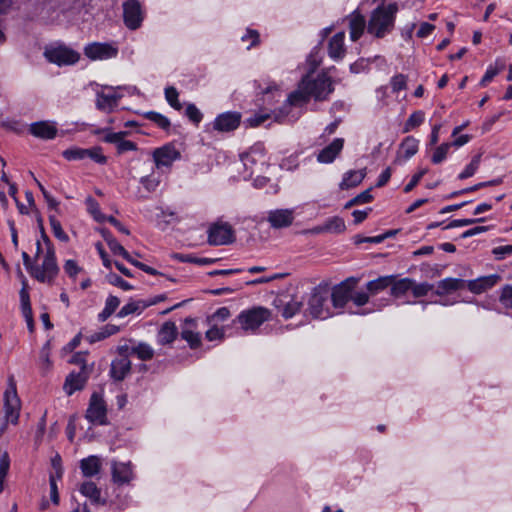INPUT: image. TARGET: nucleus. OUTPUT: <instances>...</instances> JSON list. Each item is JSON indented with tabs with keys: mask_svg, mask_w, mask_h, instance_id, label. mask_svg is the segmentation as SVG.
<instances>
[{
	"mask_svg": "<svg viewBox=\"0 0 512 512\" xmlns=\"http://www.w3.org/2000/svg\"><path fill=\"white\" fill-rule=\"evenodd\" d=\"M333 90L331 78L326 74H319L315 78L307 74L300 81L297 90L290 93L284 104L272 112V116L277 122H293L299 118L301 108L310 98L316 101L326 100Z\"/></svg>",
	"mask_w": 512,
	"mask_h": 512,
	"instance_id": "f257e3e1",
	"label": "nucleus"
},
{
	"mask_svg": "<svg viewBox=\"0 0 512 512\" xmlns=\"http://www.w3.org/2000/svg\"><path fill=\"white\" fill-rule=\"evenodd\" d=\"M397 12L398 6L396 3L378 6L371 13L367 24V32L377 38L385 37L394 28Z\"/></svg>",
	"mask_w": 512,
	"mask_h": 512,
	"instance_id": "f03ea898",
	"label": "nucleus"
},
{
	"mask_svg": "<svg viewBox=\"0 0 512 512\" xmlns=\"http://www.w3.org/2000/svg\"><path fill=\"white\" fill-rule=\"evenodd\" d=\"M272 312L265 307L255 306L243 310L234 320L246 333H254L264 323L271 320Z\"/></svg>",
	"mask_w": 512,
	"mask_h": 512,
	"instance_id": "7ed1b4c3",
	"label": "nucleus"
},
{
	"mask_svg": "<svg viewBox=\"0 0 512 512\" xmlns=\"http://www.w3.org/2000/svg\"><path fill=\"white\" fill-rule=\"evenodd\" d=\"M240 158L246 171L244 179L251 177L256 171H262L263 166L267 164L265 149L261 143L253 145Z\"/></svg>",
	"mask_w": 512,
	"mask_h": 512,
	"instance_id": "20e7f679",
	"label": "nucleus"
},
{
	"mask_svg": "<svg viewBox=\"0 0 512 512\" xmlns=\"http://www.w3.org/2000/svg\"><path fill=\"white\" fill-rule=\"evenodd\" d=\"M59 272L54 249H46L41 265H35L31 277L41 283L51 284Z\"/></svg>",
	"mask_w": 512,
	"mask_h": 512,
	"instance_id": "39448f33",
	"label": "nucleus"
},
{
	"mask_svg": "<svg viewBox=\"0 0 512 512\" xmlns=\"http://www.w3.org/2000/svg\"><path fill=\"white\" fill-rule=\"evenodd\" d=\"M21 402L17 395L13 377L9 378V385L4 393V420L17 424L20 416Z\"/></svg>",
	"mask_w": 512,
	"mask_h": 512,
	"instance_id": "423d86ee",
	"label": "nucleus"
},
{
	"mask_svg": "<svg viewBox=\"0 0 512 512\" xmlns=\"http://www.w3.org/2000/svg\"><path fill=\"white\" fill-rule=\"evenodd\" d=\"M44 56L50 63L58 66L73 65L80 59L78 52L62 44L46 47Z\"/></svg>",
	"mask_w": 512,
	"mask_h": 512,
	"instance_id": "0eeeda50",
	"label": "nucleus"
},
{
	"mask_svg": "<svg viewBox=\"0 0 512 512\" xmlns=\"http://www.w3.org/2000/svg\"><path fill=\"white\" fill-rule=\"evenodd\" d=\"M85 417L92 424L106 425L108 423L106 403L98 393L92 394Z\"/></svg>",
	"mask_w": 512,
	"mask_h": 512,
	"instance_id": "6e6552de",
	"label": "nucleus"
},
{
	"mask_svg": "<svg viewBox=\"0 0 512 512\" xmlns=\"http://www.w3.org/2000/svg\"><path fill=\"white\" fill-rule=\"evenodd\" d=\"M118 47L112 43L92 42L84 47V55L90 60H107L115 58Z\"/></svg>",
	"mask_w": 512,
	"mask_h": 512,
	"instance_id": "1a4fd4ad",
	"label": "nucleus"
},
{
	"mask_svg": "<svg viewBox=\"0 0 512 512\" xmlns=\"http://www.w3.org/2000/svg\"><path fill=\"white\" fill-rule=\"evenodd\" d=\"M356 285V279L348 278L332 289L331 301L333 307L342 309L351 300L352 291Z\"/></svg>",
	"mask_w": 512,
	"mask_h": 512,
	"instance_id": "9d476101",
	"label": "nucleus"
},
{
	"mask_svg": "<svg viewBox=\"0 0 512 512\" xmlns=\"http://www.w3.org/2000/svg\"><path fill=\"white\" fill-rule=\"evenodd\" d=\"M124 23L130 30L139 28L143 21V12L138 0H127L123 4Z\"/></svg>",
	"mask_w": 512,
	"mask_h": 512,
	"instance_id": "9b49d317",
	"label": "nucleus"
},
{
	"mask_svg": "<svg viewBox=\"0 0 512 512\" xmlns=\"http://www.w3.org/2000/svg\"><path fill=\"white\" fill-rule=\"evenodd\" d=\"M234 240V231L228 223H215L208 230L211 245H227Z\"/></svg>",
	"mask_w": 512,
	"mask_h": 512,
	"instance_id": "f8f14e48",
	"label": "nucleus"
},
{
	"mask_svg": "<svg viewBox=\"0 0 512 512\" xmlns=\"http://www.w3.org/2000/svg\"><path fill=\"white\" fill-rule=\"evenodd\" d=\"M242 115L237 111H227L219 114L213 121V129L219 132H231L241 123Z\"/></svg>",
	"mask_w": 512,
	"mask_h": 512,
	"instance_id": "ddd939ff",
	"label": "nucleus"
},
{
	"mask_svg": "<svg viewBox=\"0 0 512 512\" xmlns=\"http://www.w3.org/2000/svg\"><path fill=\"white\" fill-rule=\"evenodd\" d=\"M180 157V152L172 144H166L153 152V159L157 168L170 167Z\"/></svg>",
	"mask_w": 512,
	"mask_h": 512,
	"instance_id": "4468645a",
	"label": "nucleus"
},
{
	"mask_svg": "<svg viewBox=\"0 0 512 512\" xmlns=\"http://www.w3.org/2000/svg\"><path fill=\"white\" fill-rule=\"evenodd\" d=\"M111 472L113 482L118 485L128 484L134 478L131 462L112 461Z\"/></svg>",
	"mask_w": 512,
	"mask_h": 512,
	"instance_id": "2eb2a0df",
	"label": "nucleus"
},
{
	"mask_svg": "<svg viewBox=\"0 0 512 512\" xmlns=\"http://www.w3.org/2000/svg\"><path fill=\"white\" fill-rule=\"evenodd\" d=\"M326 302V298L321 294H312L308 301L309 314L315 319H326L330 317L332 313L325 307Z\"/></svg>",
	"mask_w": 512,
	"mask_h": 512,
	"instance_id": "dca6fc26",
	"label": "nucleus"
},
{
	"mask_svg": "<svg viewBox=\"0 0 512 512\" xmlns=\"http://www.w3.org/2000/svg\"><path fill=\"white\" fill-rule=\"evenodd\" d=\"M268 222L273 228H285L294 221V209H276L268 213Z\"/></svg>",
	"mask_w": 512,
	"mask_h": 512,
	"instance_id": "f3484780",
	"label": "nucleus"
},
{
	"mask_svg": "<svg viewBox=\"0 0 512 512\" xmlns=\"http://www.w3.org/2000/svg\"><path fill=\"white\" fill-rule=\"evenodd\" d=\"M29 132L40 139L51 140L57 135L56 123L50 121L34 122L29 127Z\"/></svg>",
	"mask_w": 512,
	"mask_h": 512,
	"instance_id": "a211bd4d",
	"label": "nucleus"
},
{
	"mask_svg": "<svg viewBox=\"0 0 512 512\" xmlns=\"http://www.w3.org/2000/svg\"><path fill=\"white\" fill-rule=\"evenodd\" d=\"M126 135H127L126 131L107 132L103 140L106 143L115 144L117 147V152L119 154L136 150L137 149L136 143L129 141V140H125L124 137Z\"/></svg>",
	"mask_w": 512,
	"mask_h": 512,
	"instance_id": "6ab92c4d",
	"label": "nucleus"
},
{
	"mask_svg": "<svg viewBox=\"0 0 512 512\" xmlns=\"http://www.w3.org/2000/svg\"><path fill=\"white\" fill-rule=\"evenodd\" d=\"M500 280L498 274H491L488 276H482L474 280L466 281L467 288L474 294H481L486 290L495 286Z\"/></svg>",
	"mask_w": 512,
	"mask_h": 512,
	"instance_id": "aec40b11",
	"label": "nucleus"
},
{
	"mask_svg": "<svg viewBox=\"0 0 512 512\" xmlns=\"http://www.w3.org/2000/svg\"><path fill=\"white\" fill-rule=\"evenodd\" d=\"M344 146L343 138H335L332 143L324 147L317 155V160L320 163H332L340 154Z\"/></svg>",
	"mask_w": 512,
	"mask_h": 512,
	"instance_id": "412c9836",
	"label": "nucleus"
},
{
	"mask_svg": "<svg viewBox=\"0 0 512 512\" xmlns=\"http://www.w3.org/2000/svg\"><path fill=\"white\" fill-rule=\"evenodd\" d=\"M90 375V371H79L77 373L71 372L65 380L64 390L68 395H72L74 392L81 390L87 382Z\"/></svg>",
	"mask_w": 512,
	"mask_h": 512,
	"instance_id": "4be33fe9",
	"label": "nucleus"
},
{
	"mask_svg": "<svg viewBox=\"0 0 512 512\" xmlns=\"http://www.w3.org/2000/svg\"><path fill=\"white\" fill-rule=\"evenodd\" d=\"M345 33L338 32L333 35L328 42V55L334 61H340L346 54Z\"/></svg>",
	"mask_w": 512,
	"mask_h": 512,
	"instance_id": "5701e85b",
	"label": "nucleus"
},
{
	"mask_svg": "<svg viewBox=\"0 0 512 512\" xmlns=\"http://www.w3.org/2000/svg\"><path fill=\"white\" fill-rule=\"evenodd\" d=\"M131 370V361L127 356L116 358L111 363V377L117 381H122Z\"/></svg>",
	"mask_w": 512,
	"mask_h": 512,
	"instance_id": "b1692460",
	"label": "nucleus"
},
{
	"mask_svg": "<svg viewBox=\"0 0 512 512\" xmlns=\"http://www.w3.org/2000/svg\"><path fill=\"white\" fill-rule=\"evenodd\" d=\"M178 335V329L174 322L166 321L164 322L157 334V342L160 345H167L174 342Z\"/></svg>",
	"mask_w": 512,
	"mask_h": 512,
	"instance_id": "393cba45",
	"label": "nucleus"
},
{
	"mask_svg": "<svg viewBox=\"0 0 512 512\" xmlns=\"http://www.w3.org/2000/svg\"><path fill=\"white\" fill-rule=\"evenodd\" d=\"M466 281L458 278H445L437 283L435 294L442 296L453 291L463 289Z\"/></svg>",
	"mask_w": 512,
	"mask_h": 512,
	"instance_id": "a878e982",
	"label": "nucleus"
},
{
	"mask_svg": "<svg viewBox=\"0 0 512 512\" xmlns=\"http://www.w3.org/2000/svg\"><path fill=\"white\" fill-rule=\"evenodd\" d=\"M116 96H112L109 90H102L96 93V108L105 113H111L118 106L115 102Z\"/></svg>",
	"mask_w": 512,
	"mask_h": 512,
	"instance_id": "bb28decb",
	"label": "nucleus"
},
{
	"mask_svg": "<svg viewBox=\"0 0 512 512\" xmlns=\"http://www.w3.org/2000/svg\"><path fill=\"white\" fill-rule=\"evenodd\" d=\"M101 459L96 455L88 456L80 461V469L85 477H93L101 470Z\"/></svg>",
	"mask_w": 512,
	"mask_h": 512,
	"instance_id": "cd10ccee",
	"label": "nucleus"
},
{
	"mask_svg": "<svg viewBox=\"0 0 512 512\" xmlns=\"http://www.w3.org/2000/svg\"><path fill=\"white\" fill-rule=\"evenodd\" d=\"M366 176V170H350L344 173L342 181L339 185L340 189L347 190L359 185Z\"/></svg>",
	"mask_w": 512,
	"mask_h": 512,
	"instance_id": "c85d7f7f",
	"label": "nucleus"
},
{
	"mask_svg": "<svg viewBox=\"0 0 512 512\" xmlns=\"http://www.w3.org/2000/svg\"><path fill=\"white\" fill-rule=\"evenodd\" d=\"M80 492L93 504L104 505L106 503V500L101 498V490L92 481L84 482L80 487Z\"/></svg>",
	"mask_w": 512,
	"mask_h": 512,
	"instance_id": "c756f323",
	"label": "nucleus"
},
{
	"mask_svg": "<svg viewBox=\"0 0 512 512\" xmlns=\"http://www.w3.org/2000/svg\"><path fill=\"white\" fill-rule=\"evenodd\" d=\"M366 27L365 18L357 13H353L349 18L350 38L357 41L364 32Z\"/></svg>",
	"mask_w": 512,
	"mask_h": 512,
	"instance_id": "7c9ffc66",
	"label": "nucleus"
},
{
	"mask_svg": "<svg viewBox=\"0 0 512 512\" xmlns=\"http://www.w3.org/2000/svg\"><path fill=\"white\" fill-rule=\"evenodd\" d=\"M146 309L144 300H131L118 311L117 317L125 318L132 314L140 315Z\"/></svg>",
	"mask_w": 512,
	"mask_h": 512,
	"instance_id": "2f4dec72",
	"label": "nucleus"
},
{
	"mask_svg": "<svg viewBox=\"0 0 512 512\" xmlns=\"http://www.w3.org/2000/svg\"><path fill=\"white\" fill-rule=\"evenodd\" d=\"M418 146L419 141L416 138H414L413 136L406 137L400 145L398 157H400V155H403L405 160L410 159L417 153Z\"/></svg>",
	"mask_w": 512,
	"mask_h": 512,
	"instance_id": "473e14b6",
	"label": "nucleus"
},
{
	"mask_svg": "<svg viewBox=\"0 0 512 512\" xmlns=\"http://www.w3.org/2000/svg\"><path fill=\"white\" fill-rule=\"evenodd\" d=\"M394 280V276H381L375 280L369 281L366 284V289L370 293V295H376L379 292L385 290L389 287Z\"/></svg>",
	"mask_w": 512,
	"mask_h": 512,
	"instance_id": "72a5a7b5",
	"label": "nucleus"
},
{
	"mask_svg": "<svg viewBox=\"0 0 512 512\" xmlns=\"http://www.w3.org/2000/svg\"><path fill=\"white\" fill-rule=\"evenodd\" d=\"M120 299L116 296L109 295L105 301L103 310L98 314L100 322L106 321L119 307Z\"/></svg>",
	"mask_w": 512,
	"mask_h": 512,
	"instance_id": "f704fd0d",
	"label": "nucleus"
},
{
	"mask_svg": "<svg viewBox=\"0 0 512 512\" xmlns=\"http://www.w3.org/2000/svg\"><path fill=\"white\" fill-rule=\"evenodd\" d=\"M412 284L413 280L410 278H403L398 281L393 280V283L390 285V293L395 298H400L411 290Z\"/></svg>",
	"mask_w": 512,
	"mask_h": 512,
	"instance_id": "c9c22d12",
	"label": "nucleus"
},
{
	"mask_svg": "<svg viewBox=\"0 0 512 512\" xmlns=\"http://www.w3.org/2000/svg\"><path fill=\"white\" fill-rule=\"evenodd\" d=\"M324 229L327 233L340 234L346 229L345 221L339 216H333L325 220Z\"/></svg>",
	"mask_w": 512,
	"mask_h": 512,
	"instance_id": "e433bc0d",
	"label": "nucleus"
},
{
	"mask_svg": "<svg viewBox=\"0 0 512 512\" xmlns=\"http://www.w3.org/2000/svg\"><path fill=\"white\" fill-rule=\"evenodd\" d=\"M280 302L282 303L281 300H280ZM282 304H283V309L281 311V315L285 319L292 318L295 314H297L301 310V308L303 306V302L301 300H298L297 298H291L288 302L282 303Z\"/></svg>",
	"mask_w": 512,
	"mask_h": 512,
	"instance_id": "4c0bfd02",
	"label": "nucleus"
},
{
	"mask_svg": "<svg viewBox=\"0 0 512 512\" xmlns=\"http://www.w3.org/2000/svg\"><path fill=\"white\" fill-rule=\"evenodd\" d=\"M131 353L135 354L140 360L148 361L154 356L153 348L146 343H138L131 348Z\"/></svg>",
	"mask_w": 512,
	"mask_h": 512,
	"instance_id": "58836bf2",
	"label": "nucleus"
},
{
	"mask_svg": "<svg viewBox=\"0 0 512 512\" xmlns=\"http://www.w3.org/2000/svg\"><path fill=\"white\" fill-rule=\"evenodd\" d=\"M424 119H425V114L423 111L418 110V111L413 112L409 116L407 121L405 122L403 132H405V133L409 132L412 129L420 126L424 122Z\"/></svg>",
	"mask_w": 512,
	"mask_h": 512,
	"instance_id": "ea45409f",
	"label": "nucleus"
},
{
	"mask_svg": "<svg viewBox=\"0 0 512 512\" xmlns=\"http://www.w3.org/2000/svg\"><path fill=\"white\" fill-rule=\"evenodd\" d=\"M181 338L185 340L192 349H196L201 345V335L189 328L182 329Z\"/></svg>",
	"mask_w": 512,
	"mask_h": 512,
	"instance_id": "a19ab883",
	"label": "nucleus"
},
{
	"mask_svg": "<svg viewBox=\"0 0 512 512\" xmlns=\"http://www.w3.org/2000/svg\"><path fill=\"white\" fill-rule=\"evenodd\" d=\"M481 162V154L475 155L471 162L465 167V169L458 175L460 180L472 177L479 168Z\"/></svg>",
	"mask_w": 512,
	"mask_h": 512,
	"instance_id": "79ce46f5",
	"label": "nucleus"
},
{
	"mask_svg": "<svg viewBox=\"0 0 512 512\" xmlns=\"http://www.w3.org/2000/svg\"><path fill=\"white\" fill-rule=\"evenodd\" d=\"M145 118L154 122L161 129H164V130L168 129L171 125L170 120L166 116H164L158 112H155V111H149V112L145 113Z\"/></svg>",
	"mask_w": 512,
	"mask_h": 512,
	"instance_id": "37998d69",
	"label": "nucleus"
},
{
	"mask_svg": "<svg viewBox=\"0 0 512 512\" xmlns=\"http://www.w3.org/2000/svg\"><path fill=\"white\" fill-rule=\"evenodd\" d=\"M87 153L88 152H86V149L84 148L73 147L64 150L62 155L68 161H77L87 158Z\"/></svg>",
	"mask_w": 512,
	"mask_h": 512,
	"instance_id": "c03bdc74",
	"label": "nucleus"
},
{
	"mask_svg": "<svg viewBox=\"0 0 512 512\" xmlns=\"http://www.w3.org/2000/svg\"><path fill=\"white\" fill-rule=\"evenodd\" d=\"M86 205L89 213L94 217V219L98 222L105 221L106 217L100 212V207L98 202L91 196L87 197Z\"/></svg>",
	"mask_w": 512,
	"mask_h": 512,
	"instance_id": "a18cd8bd",
	"label": "nucleus"
},
{
	"mask_svg": "<svg viewBox=\"0 0 512 512\" xmlns=\"http://www.w3.org/2000/svg\"><path fill=\"white\" fill-rule=\"evenodd\" d=\"M178 96L179 94L175 87L170 86L165 89L166 101L172 108L179 111L182 109V104L179 102Z\"/></svg>",
	"mask_w": 512,
	"mask_h": 512,
	"instance_id": "49530a36",
	"label": "nucleus"
},
{
	"mask_svg": "<svg viewBox=\"0 0 512 512\" xmlns=\"http://www.w3.org/2000/svg\"><path fill=\"white\" fill-rule=\"evenodd\" d=\"M50 225L52 228V232L56 238H58L61 241H68L69 237L62 229L61 223L56 217L50 216L49 217Z\"/></svg>",
	"mask_w": 512,
	"mask_h": 512,
	"instance_id": "de8ad7c7",
	"label": "nucleus"
},
{
	"mask_svg": "<svg viewBox=\"0 0 512 512\" xmlns=\"http://www.w3.org/2000/svg\"><path fill=\"white\" fill-rule=\"evenodd\" d=\"M451 146V143H443L440 146H438L432 155L431 161L434 164L441 163L446 158Z\"/></svg>",
	"mask_w": 512,
	"mask_h": 512,
	"instance_id": "09e8293b",
	"label": "nucleus"
},
{
	"mask_svg": "<svg viewBox=\"0 0 512 512\" xmlns=\"http://www.w3.org/2000/svg\"><path fill=\"white\" fill-rule=\"evenodd\" d=\"M185 115L189 118L191 122H193L195 125H198L203 118V114L201 111L196 107L195 104L189 103L186 106L185 109Z\"/></svg>",
	"mask_w": 512,
	"mask_h": 512,
	"instance_id": "8fccbe9b",
	"label": "nucleus"
},
{
	"mask_svg": "<svg viewBox=\"0 0 512 512\" xmlns=\"http://www.w3.org/2000/svg\"><path fill=\"white\" fill-rule=\"evenodd\" d=\"M107 280L111 285L117 286L124 291H129L133 289V286L125 281L122 277H120L116 273H110L107 275Z\"/></svg>",
	"mask_w": 512,
	"mask_h": 512,
	"instance_id": "3c124183",
	"label": "nucleus"
},
{
	"mask_svg": "<svg viewBox=\"0 0 512 512\" xmlns=\"http://www.w3.org/2000/svg\"><path fill=\"white\" fill-rule=\"evenodd\" d=\"M432 289H433L432 284H429L427 282L417 284V283H415L414 280H413V284L411 287L413 296L416 298L426 296L429 293V291H431Z\"/></svg>",
	"mask_w": 512,
	"mask_h": 512,
	"instance_id": "603ef678",
	"label": "nucleus"
},
{
	"mask_svg": "<svg viewBox=\"0 0 512 512\" xmlns=\"http://www.w3.org/2000/svg\"><path fill=\"white\" fill-rule=\"evenodd\" d=\"M86 152H88L87 158H90L91 160L98 164H106L107 157L102 153L101 147H92L90 149H86Z\"/></svg>",
	"mask_w": 512,
	"mask_h": 512,
	"instance_id": "864d4df0",
	"label": "nucleus"
},
{
	"mask_svg": "<svg viewBox=\"0 0 512 512\" xmlns=\"http://www.w3.org/2000/svg\"><path fill=\"white\" fill-rule=\"evenodd\" d=\"M485 221V218H467V219H455L447 224L444 229H451L455 227L469 226L478 222Z\"/></svg>",
	"mask_w": 512,
	"mask_h": 512,
	"instance_id": "5fc2aeb1",
	"label": "nucleus"
},
{
	"mask_svg": "<svg viewBox=\"0 0 512 512\" xmlns=\"http://www.w3.org/2000/svg\"><path fill=\"white\" fill-rule=\"evenodd\" d=\"M390 84L393 92L404 90L407 87V77L403 74H397L391 78Z\"/></svg>",
	"mask_w": 512,
	"mask_h": 512,
	"instance_id": "6e6d98bb",
	"label": "nucleus"
},
{
	"mask_svg": "<svg viewBox=\"0 0 512 512\" xmlns=\"http://www.w3.org/2000/svg\"><path fill=\"white\" fill-rule=\"evenodd\" d=\"M428 173V169L427 168H422L420 169L417 173H415L411 180L409 181V183H407L404 187V192L405 193H409L411 192L416 186L417 184L420 182V180L422 179V177Z\"/></svg>",
	"mask_w": 512,
	"mask_h": 512,
	"instance_id": "4d7b16f0",
	"label": "nucleus"
},
{
	"mask_svg": "<svg viewBox=\"0 0 512 512\" xmlns=\"http://www.w3.org/2000/svg\"><path fill=\"white\" fill-rule=\"evenodd\" d=\"M108 247L114 254L121 255L123 258H128L127 250L116 240V238L108 239Z\"/></svg>",
	"mask_w": 512,
	"mask_h": 512,
	"instance_id": "13d9d810",
	"label": "nucleus"
},
{
	"mask_svg": "<svg viewBox=\"0 0 512 512\" xmlns=\"http://www.w3.org/2000/svg\"><path fill=\"white\" fill-rule=\"evenodd\" d=\"M224 335V328H218L216 325H213L205 333V336L209 341L222 340L224 338Z\"/></svg>",
	"mask_w": 512,
	"mask_h": 512,
	"instance_id": "bf43d9fd",
	"label": "nucleus"
},
{
	"mask_svg": "<svg viewBox=\"0 0 512 512\" xmlns=\"http://www.w3.org/2000/svg\"><path fill=\"white\" fill-rule=\"evenodd\" d=\"M370 293L368 291L352 292L351 300L357 306H363L369 302Z\"/></svg>",
	"mask_w": 512,
	"mask_h": 512,
	"instance_id": "052dcab7",
	"label": "nucleus"
},
{
	"mask_svg": "<svg viewBox=\"0 0 512 512\" xmlns=\"http://www.w3.org/2000/svg\"><path fill=\"white\" fill-rule=\"evenodd\" d=\"M140 183L148 192H154L159 186L160 181L152 176H144L140 179Z\"/></svg>",
	"mask_w": 512,
	"mask_h": 512,
	"instance_id": "680f3d73",
	"label": "nucleus"
},
{
	"mask_svg": "<svg viewBox=\"0 0 512 512\" xmlns=\"http://www.w3.org/2000/svg\"><path fill=\"white\" fill-rule=\"evenodd\" d=\"M70 362L73 364L79 365L80 371H83V370L90 371V369L88 368L87 362H86V353H83V352L75 353L72 356Z\"/></svg>",
	"mask_w": 512,
	"mask_h": 512,
	"instance_id": "e2e57ef3",
	"label": "nucleus"
},
{
	"mask_svg": "<svg viewBox=\"0 0 512 512\" xmlns=\"http://www.w3.org/2000/svg\"><path fill=\"white\" fill-rule=\"evenodd\" d=\"M10 468V458L6 451L0 453V478H5Z\"/></svg>",
	"mask_w": 512,
	"mask_h": 512,
	"instance_id": "0e129e2a",
	"label": "nucleus"
},
{
	"mask_svg": "<svg viewBox=\"0 0 512 512\" xmlns=\"http://www.w3.org/2000/svg\"><path fill=\"white\" fill-rule=\"evenodd\" d=\"M500 302L507 308H512V285H507L502 289Z\"/></svg>",
	"mask_w": 512,
	"mask_h": 512,
	"instance_id": "69168bd1",
	"label": "nucleus"
},
{
	"mask_svg": "<svg viewBox=\"0 0 512 512\" xmlns=\"http://www.w3.org/2000/svg\"><path fill=\"white\" fill-rule=\"evenodd\" d=\"M64 268V271L65 273L71 277V278H75L76 275L82 270L78 264L76 263V261L74 260H67L63 266Z\"/></svg>",
	"mask_w": 512,
	"mask_h": 512,
	"instance_id": "338daca9",
	"label": "nucleus"
},
{
	"mask_svg": "<svg viewBox=\"0 0 512 512\" xmlns=\"http://www.w3.org/2000/svg\"><path fill=\"white\" fill-rule=\"evenodd\" d=\"M230 317V310L227 307L218 308L211 316V321H225Z\"/></svg>",
	"mask_w": 512,
	"mask_h": 512,
	"instance_id": "774afa93",
	"label": "nucleus"
}]
</instances>
